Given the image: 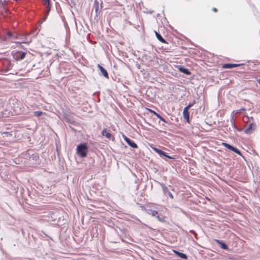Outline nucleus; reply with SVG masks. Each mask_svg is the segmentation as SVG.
I'll list each match as a JSON object with an SVG mask.
<instances>
[{
  "label": "nucleus",
  "mask_w": 260,
  "mask_h": 260,
  "mask_svg": "<svg viewBox=\"0 0 260 260\" xmlns=\"http://www.w3.org/2000/svg\"><path fill=\"white\" fill-rule=\"evenodd\" d=\"M88 147L85 143H81L77 147V153L81 157H85L87 156Z\"/></svg>",
  "instance_id": "1"
},
{
  "label": "nucleus",
  "mask_w": 260,
  "mask_h": 260,
  "mask_svg": "<svg viewBox=\"0 0 260 260\" xmlns=\"http://www.w3.org/2000/svg\"><path fill=\"white\" fill-rule=\"evenodd\" d=\"M16 39H17V37L16 36H14L11 31H7L1 36V42L8 41L10 40H14Z\"/></svg>",
  "instance_id": "2"
},
{
  "label": "nucleus",
  "mask_w": 260,
  "mask_h": 260,
  "mask_svg": "<svg viewBox=\"0 0 260 260\" xmlns=\"http://www.w3.org/2000/svg\"><path fill=\"white\" fill-rule=\"evenodd\" d=\"M103 3L102 2H101V3L97 0H95L94 2L93 5V9L95 10V12L96 13V16H98V14H100L101 12L103 6H102Z\"/></svg>",
  "instance_id": "3"
},
{
  "label": "nucleus",
  "mask_w": 260,
  "mask_h": 260,
  "mask_svg": "<svg viewBox=\"0 0 260 260\" xmlns=\"http://www.w3.org/2000/svg\"><path fill=\"white\" fill-rule=\"evenodd\" d=\"M13 67V64L12 63V62L9 60H7L4 63V69H3L2 72L4 73H7L9 70H12Z\"/></svg>",
  "instance_id": "4"
},
{
  "label": "nucleus",
  "mask_w": 260,
  "mask_h": 260,
  "mask_svg": "<svg viewBox=\"0 0 260 260\" xmlns=\"http://www.w3.org/2000/svg\"><path fill=\"white\" fill-rule=\"evenodd\" d=\"M123 138L125 141L126 142V143L131 147L133 148H137L138 145L136 143L134 142L132 140L128 138L126 136L123 135Z\"/></svg>",
  "instance_id": "5"
},
{
  "label": "nucleus",
  "mask_w": 260,
  "mask_h": 260,
  "mask_svg": "<svg viewBox=\"0 0 260 260\" xmlns=\"http://www.w3.org/2000/svg\"><path fill=\"white\" fill-rule=\"evenodd\" d=\"M160 185L162 187V189L164 194L166 195L168 194L171 199H173L174 198L173 195L170 191L168 187L166 186L163 183L160 184Z\"/></svg>",
  "instance_id": "6"
},
{
  "label": "nucleus",
  "mask_w": 260,
  "mask_h": 260,
  "mask_svg": "<svg viewBox=\"0 0 260 260\" xmlns=\"http://www.w3.org/2000/svg\"><path fill=\"white\" fill-rule=\"evenodd\" d=\"M147 212L152 216L156 217L158 220H161L160 216L158 215V212L156 210H153L151 209H149L147 210Z\"/></svg>",
  "instance_id": "7"
},
{
  "label": "nucleus",
  "mask_w": 260,
  "mask_h": 260,
  "mask_svg": "<svg viewBox=\"0 0 260 260\" xmlns=\"http://www.w3.org/2000/svg\"><path fill=\"white\" fill-rule=\"evenodd\" d=\"M230 122L231 123V125L232 128L234 129V131L236 133V131L240 132L241 129L238 128L235 124V119L234 118V115L232 116L230 118Z\"/></svg>",
  "instance_id": "8"
},
{
  "label": "nucleus",
  "mask_w": 260,
  "mask_h": 260,
  "mask_svg": "<svg viewBox=\"0 0 260 260\" xmlns=\"http://www.w3.org/2000/svg\"><path fill=\"white\" fill-rule=\"evenodd\" d=\"M188 110H189L188 108H186L185 107L184 108L183 111V117L188 123L189 122V113L188 112Z\"/></svg>",
  "instance_id": "9"
},
{
  "label": "nucleus",
  "mask_w": 260,
  "mask_h": 260,
  "mask_svg": "<svg viewBox=\"0 0 260 260\" xmlns=\"http://www.w3.org/2000/svg\"><path fill=\"white\" fill-rule=\"evenodd\" d=\"M98 67L101 71V75H103L105 78L109 79L108 73L107 71L99 64H98Z\"/></svg>",
  "instance_id": "10"
},
{
  "label": "nucleus",
  "mask_w": 260,
  "mask_h": 260,
  "mask_svg": "<svg viewBox=\"0 0 260 260\" xmlns=\"http://www.w3.org/2000/svg\"><path fill=\"white\" fill-rule=\"evenodd\" d=\"M44 5L46 6V16L43 19V20H45L46 18H47V16H48V15L49 14L50 11V10H51V5H50V1H49V3H44Z\"/></svg>",
  "instance_id": "11"
},
{
  "label": "nucleus",
  "mask_w": 260,
  "mask_h": 260,
  "mask_svg": "<svg viewBox=\"0 0 260 260\" xmlns=\"http://www.w3.org/2000/svg\"><path fill=\"white\" fill-rule=\"evenodd\" d=\"M173 251L174 253L180 258H181L184 259H187V256L185 254L175 250H173Z\"/></svg>",
  "instance_id": "12"
},
{
  "label": "nucleus",
  "mask_w": 260,
  "mask_h": 260,
  "mask_svg": "<svg viewBox=\"0 0 260 260\" xmlns=\"http://www.w3.org/2000/svg\"><path fill=\"white\" fill-rule=\"evenodd\" d=\"M254 127L255 124L253 122L250 123L248 127L244 131L245 133L247 134H250L252 129L254 128Z\"/></svg>",
  "instance_id": "13"
},
{
  "label": "nucleus",
  "mask_w": 260,
  "mask_h": 260,
  "mask_svg": "<svg viewBox=\"0 0 260 260\" xmlns=\"http://www.w3.org/2000/svg\"><path fill=\"white\" fill-rule=\"evenodd\" d=\"M215 241L217 243L220 245V246L222 249L224 250H228L229 249V247L227 246V245L223 241H220L219 240H215Z\"/></svg>",
  "instance_id": "14"
},
{
  "label": "nucleus",
  "mask_w": 260,
  "mask_h": 260,
  "mask_svg": "<svg viewBox=\"0 0 260 260\" xmlns=\"http://www.w3.org/2000/svg\"><path fill=\"white\" fill-rule=\"evenodd\" d=\"M240 64H235V63H225L223 65V68L224 69H232L235 67L240 66Z\"/></svg>",
  "instance_id": "15"
},
{
  "label": "nucleus",
  "mask_w": 260,
  "mask_h": 260,
  "mask_svg": "<svg viewBox=\"0 0 260 260\" xmlns=\"http://www.w3.org/2000/svg\"><path fill=\"white\" fill-rule=\"evenodd\" d=\"M178 70L180 72H181L186 75H190L191 74V72L189 71V70L188 69H186L183 67H180L178 68Z\"/></svg>",
  "instance_id": "16"
},
{
  "label": "nucleus",
  "mask_w": 260,
  "mask_h": 260,
  "mask_svg": "<svg viewBox=\"0 0 260 260\" xmlns=\"http://www.w3.org/2000/svg\"><path fill=\"white\" fill-rule=\"evenodd\" d=\"M25 55L26 53L24 52H18L16 54L15 56L17 60L23 59L25 57Z\"/></svg>",
  "instance_id": "17"
},
{
  "label": "nucleus",
  "mask_w": 260,
  "mask_h": 260,
  "mask_svg": "<svg viewBox=\"0 0 260 260\" xmlns=\"http://www.w3.org/2000/svg\"><path fill=\"white\" fill-rule=\"evenodd\" d=\"M150 112L151 113L153 114L154 115H155L158 118H159L160 120H161L164 122H165V123L167 122L165 118H164L160 115H159V114L156 113L155 111H154L152 110H150Z\"/></svg>",
  "instance_id": "18"
},
{
  "label": "nucleus",
  "mask_w": 260,
  "mask_h": 260,
  "mask_svg": "<svg viewBox=\"0 0 260 260\" xmlns=\"http://www.w3.org/2000/svg\"><path fill=\"white\" fill-rule=\"evenodd\" d=\"M155 34L156 37L160 42L162 43H167L166 41L162 37L161 35L160 34H159L156 31H155Z\"/></svg>",
  "instance_id": "19"
},
{
  "label": "nucleus",
  "mask_w": 260,
  "mask_h": 260,
  "mask_svg": "<svg viewBox=\"0 0 260 260\" xmlns=\"http://www.w3.org/2000/svg\"><path fill=\"white\" fill-rule=\"evenodd\" d=\"M102 135L104 136H105L107 138L109 139H110L111 137H112V135L111 134V133H110L109 132H108L107 131V129L106 128H104L102 132Z\"/></svg>",
  "instance_id": "20"
},
{
  "label": "nucleus",
  "mask_w": 260,
  "mask_h": 260,
  "mask_svg": "<svg viewBox=\"0 0 260 260\" xmlns=\"http://www.w3.org/2000/svg\"><path fill=\"white\" fill-rule=\"evenodd\" d=\"M230 150L235 152L236 153H237L240 155H241V153L240 151L237 148L233 147L232 145H231V147L230 148Z\"/></svg>",
  "instance_id": "21"
},
{
  "label": "nucleus",
  "mask_w": 260,
  "mask_h": 260,
  "mask_svg": "<svg viewBox=\"0 0 260 260\" xmlns=\"http://www.w3.org/2000/svg\"><path fill=\"white\" fill-rule=\"evenodd\" d=\"M230 150L235 152L236 153H237L240 155H241V153L240 151L237 148L233 147L232 145H231V147L230 148Z\"/></svg>",
  "instance_id": "22"
},
{
  "label": "nucleus",
  "mask_w": 260,
  "mask_h": 260,
  "mask_svg": "<svg viewBox=\"0 0 260 260\" xmlns=\"http://www.w3.org/2000/svg\"><path fill=\"white\" fill-rule=\"evenodd\" d=\"M154 150L158 154L160 155V156H162V154H164V151L162 150L159 149L158 148H154Z\"/></svg>",
  "instance_id": "23"
},
{
  "label": "nucleus",
  "mask_w": 260,
  "mask_h": 260,
  "mask_svg": "<svg viewBox=\"0 0 260 260\" xmlns=\"http://www.w3.org/2000/svg\"><path fill=\"white\" fill-rule=\"evenodd\" d=\"M161 157H164V158L166 160V158H169V159H175L174 157L171 156L170 155H168L167 153L165 152H164V154L162 155Z\"/></svg>",
  "instance_id": "24"
},
{
  "label": "nucleus",
  "mask_w": 260,
  "mask_h": 260,
  "mask_svg": "<svg viewBox=\"0 0 260 260\" xmlns=\"http://www.w3.org/2000/svg\"><path fill=\"white\" fill-rule=\"evenodd\" d=\"M34 115L37 117H39L41 116L43 114V112L41 111H35L34 112Z\"/></svg>",
  "instance_id": "25"
},
{
  "label": "nucleus",
  "mask_w": 260,
  "mask_h": 260,
  "mask_svg": "<svg viewBox=\"0 0 260 260\" xmlns=\"http://www.w3.org/2000/svg\"><path fill=\"white\" fill-rule=\"evenodd\" d=\"M196 103V101L193 100L192 102L189 103V104L186 107L188 108V109H189L192 106H193Z\"/></svg>",
  "instance_id": "26"
},
{
  "label": "nucleus",
  "mask_w": 260,
  "mask_h": 260,
  "mask_svg": "<svg viewBox=\"0 0 260 260\" xmlns=\"http://www.w3.org/2000/svg\"><path fill=\"white\" fill-rule=\"evenodd\" d=\"M222 145L224 146L225 147L227 148L230 150V148L231 147V145L226 143H222Z\"/></svg>",
  "instance_id": "27"
},
{
  "label": "nucleus",
  "mask_w": 260,
  "mask_h": 260,
  "mask_svg": "<svg viewBox=\"0 0 260 260\" xmlns=\"http://www.w3.org/2000/svg\"><path fill=\"white\" fill-rule=\"evenodd\" d=\"M212 11H214V12H217V9H216V8H212Z\"/></svg>",
  "instance_id": "28"
},
{
  "label": "nucleus",
  "mask_w": 260,
  "mask_h": 260,
  "mask_svg": "<svg viewBox=\"0 0 260 260\" xmlns=\"http://www.w3.org/2000/svg\"><path fill=\"white\" fill-rule=\"evenodd\" d=\"M189 232H190V233H191L193 234H195V232L193 230H190Z\"/></svg>",
  "instance_id": "29"
},
{
  "label": "nucleus",
  "mask_w": 260,
  "mask_h": 260,
  "mask_svg": "<svg viewBox=\"0 0 260 260\" xmlns=\"http://www.w3.org/2000/svg\"><path fill=\"white\" fill-rule=\"evenodd\" d=\"M196 239H197V234L195 232V234H193Z\"/></svg>",
  "instance_id": "30"
},
{
  "label": "nucleus",
  "mask_w": 260,
  "mask_h": 260,
  "mask_svg": "<svg viewBox=\"0 0 260 260\" xmlns=\"http://www.w3.org/2000/svg\"><path fill=\"white\" fill-rule=\"evenodd\" d=\"M257 82L260 84V79H257Z\"/></svg>",
  "instance_id": "31"
},
{
  "label": "nucleus",
  "mask_w": 260,
  "mask_h": 260,
  "mask_svg": "<svg viewBox=\"0 0 260 260\" xmlns=\"http://www.w3.org/2000/svg\"><path fill=\"white\" fill-rule=\"evenodd\" d=\"M0 2H1V1L0 0Z\"/></svg>",
  "instance_id": "32"
}]
</instances>
